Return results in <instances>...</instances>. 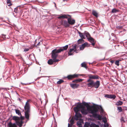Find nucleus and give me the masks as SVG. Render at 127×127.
<instances>
[{
    "label": "nucleus",
    "instance_id": "1",
    "mask_svg": "<svg viewBox=\"0 0 127 127\" xmlns=\"http://www.w3.org/2000/svg\"><path fill=\"white\" fill-rule=\"evenodd\" d=\"M24 109L25 117L29 120L30 116L29 113L30 112V106L28 101H27L26 103L24 106Z\"/></svg>",
    "mask_w": 127,
    "mask_h": 127
},
{
    "label": "nucleus",
    "instance_id": "2",
    "mask_svg": "<svg viewBox=\"0 0 127 127\" xmlns=\"http://www.w3.org/2000/svg\"><path fill=\"white\" fill-rule=\"evenodd\" d=\"M58 49L55 48L52 51L51 54V57L52 59L57 60L56 58L58 56V54L60 53L58 52Z\"/></svg>",
    "mask_w": 127,
    "mask_h": 127
},
{
    "label": "nucleus",
    "instance_id": "3",
    "mask_svg": "<svg viewBox=\"0 0 127 127\" xmlns=\"http://www.w3.org/2000/svg\"><path fill=\"white\" fill-rule=\"evenodd\" d=\"M75 113V114L74 117V119L77 121L80 118L82 117V115L80 113V111H74Z\"/></svg>",
    "mask_w": 127,
    "mask_h": 127
},
{
    "label": "nucleus",
    "instance_id": "4",
    "mask_svg": "<svg viewBox=\"0 0 127 127\" xmlns=\"http://www.w3.org/2000/svg\"><path fill=\"white\" fill-rule=\"evenodd\" d=\"M79 75V74H75L73 75H68L67 77H66V78H67L68 80H70L73 78L78 77V76Z\"/></svg>",
    "mask_w": 127,
    "mask_h": 127
},
{
    "label": "nucleus",
    "instance_id": "5",
    "mask_svg": "<svg viewBox=\"0 0 127 127\" xmlns=\"http://www.w3.org/2000/svg\"><path fill=\"white\" fill-rule=\"evenodd\" d=\"M104 96L107 98L113 99H115L116 97V96L115 95L111 94H106L104 95Z\"/></svg>",
    "mask_w": 127,
    "mask_h": 127
},
{
    "label": "nucleus",
    "instance_id": "6",
    "mask_svg": "<svg viewBox=\"0 0 127 127\" xmlns=\"http://www.w3.org/2000/svg\"><path fill=\"white\" fill-rule=\"evenodd\" d=\"M59 60H58L50 59L48 62V64L50 65L52 64L54 62H58Z\"/></svg>",
    "mask_w": 127,
    "mask_h": 127
},
{
    "label": "nucleus",
    "instance_id": "7",
    "mask_svg": "<svg viewBox=\"0 0 127 127\" xmlns=\"http://www.w3.org/2000/svg\"><path fill=\"white\" fill-rule=\"evenodd\" d=\"M68 45H66L62 48L58 49V52H61L64 50H66L68 48Z\"/></svg>",
    "mask_w": 127,
    "mask_h": 127
},
{
    "label": "nucleus",
    "instance_id": "8",
    "mask_svg": "<svg viewBox=\"0 0 127 127\" xmlns=\"http://www.w3.org/2000/svg\"><path fill=\"white\" fill-rule=\"evenodd\" d=\"M93 116L94 118H97L99 120H101L102 119V116L100 115L96 114V113L94 114L93 115Z\"/></svg>",
    "mask_w": 127,
    "mask_h": 127
},
{
    "label": "nucleus",
    "instance_id": "9",
    "mask_svg": "<svg viewBox=\"0 0 127 127\" xmlns=\"http://www.w3.org/2000/svg\"><path fill=\"white\" fill-rule=\"evenodd\" d=\"M67 21L69 25H73L75 23V20L71 19V18H68L67 19Z\"/></svg>",
    "mask_w": 127,
    "mask_h": 127
},
{
    "label": "nucleus",
    "instance_id": "10",
    "mask_svg": "<svg viewBox=\"0 0 127 127\" xmlns=\"http://www.w3.org/2000/svg\"><path fill=\"white\" fill-rule=\"evenodd\" d=\"M78 104L77 106L76 107H74V111H80L78 108H80L81 107L82 105L80 103H79V102L77 103H75V104Z\"/></svg>",
    "mask_w": 127,
    "mask_h": 127
},
{
    "label": "nucleus",
    "instance_id": "11",
    "mask_svg": "<svg viewBox=\"0 0 127 127\" xmlns=\"http://www.w3.org/2000/svg\"><path fill=\"white\" fill-rule=\"evenodd\" d=\"M68 16H70L68 15L61 14L60 15H59V16L57 18L60 19H67V18Z\"/></svg>",
    "mask_w": 127,
    "mask_h": 127
},
{
    "label": "nucleus",
    "instance_id": "12",
    "mask_svg": "<svg viewBox=\"0 0 127 127\" xmlns=\"http://www.w3.org/2000/svg\"><path fill=\"white\" fill-rule=\"evenodd\" d=\"M100 85L99 81H97L95 82H94V86L96 88H97Z\"/></svg>",
    "mask_w": 127,
    "mask_h": 127
},
{
    "label": "nucleus",
    "instance_id": "13",
    "mask_svg": "<svg viewBox=\"0 0 127 127\" xmlns=\"http://www.w3.org/2000/svg\"><path fill=\"white\" fill-rule=\"evenodd\" d=\"M70 86L74 89H77L79 86V84L76 83H72L70 84Z\"/></svg>",
    "mask_w": 127,
    "mask_h": 127
},
{
    "label": "nucleus",
    "instance_id": "14",
    "mask_svg": "<svg viewBox=\"0 0 127 127\" xmlns=\"http://www.w3.org/2000/svg\"><path fill=\"white\" fill-rule=\"evenodd\" d=\"M63 24L66 28L69 27L70 26V25L69 24L68 21L66 20H64V21Z\"/></svg>",
    "mask_w": 127,
    "mask_h": 127
},
{
    "label": "nucleus",
    "instance_id": "15",
    "mask_svg": "<svg viewBox=\"0 0 127 127\" xmlns=\"http://www.w3.org/2000/svg\"><path fill=\"white\" fill-rule=\"evenodd\" d=\"M81 112L83 115H87L88 113V111L86 109L84 108H82Z\"/></svg>",
    "mask_w": 127,
    "mask_h": 127
},
{
    "label": "nucleus",
    "instance_id": "16",
    "mask_svg": "<svg viewBox=\"0 0 127 127\" xmlns=\"http://www.w3.org/2000/svg\"><path fill=\"white\" fill-rule=\"evenodd\" d=\"M12 119L15 121L16 123L20 120V118L19 117L16 116H13L12 117Z\"/></svg>",
    "mask_w": 127,
    "mask_h": 127
},
{
    "label": "nucleus",
    "instance_id": "17",
    "mask_svg": "<svg viewBox=\"0 0 127 127\" xmlns=\"http://www.w3.org/2000/svg\"><path fill=\"white\" fill-rule=\"evenodd\" d=\"M90 79H97L99 78V77L98 75L93 76L91 75H90L89 77Z\"/></svg>",
    "mask_w": 127,
    "mask_h": 127
},
{
    "label": "nucleus",
    "instance_id": "18",
    "mask_svg": "<svg viewBox=\"0 0 127 127\" xmlns=\"http://www.w3.org/2000/svg\"><path fill=\"white\" fill-rule=\"evenodd\" d=\"M94 81H92L88 83L87 84L88 86L89 87L92 88L93 87L94 84Z\"/></svg>",
    "mask_w": 127,
    "mask_h": 127
},
{
    "label": "nucleus",
    "instance_id": "19",
    "mask_svg": "<svg viewBox=\"0 0 127 127\" xmlns=\"http://www.w3.org/2000/svg\"><path fill=\"white\" fill-rule=\"evenodd\" d=\"M23 123V122L22 120L19 121L17 122L16 123V125H18L19 127H21L22 124Z\"/></svg>",
    "mask_w": 127,
    "mask_h": 127
},
{
    "label": "nucleus",
    "instance_id": "20",
    "mask_svg": "<svg viewBox=\"0 0 127 127\" xmlns=\"http://www.w3.org/2000/svg\"><path fill=\"white\" fill-rule=\"evenodd\" d=\"M78 32L79 33L80 36L81 37V38L83 39L85 38V36L82 33H81L79 31H78Z\"/></svg>",
    "mask_w": 127,
    "mask_h": 127
},
{
    "label": "nucleus",
    "instance_id": "21",
    "mask_svg": "<svg viewBox=\"0 0 127 127\" xmlns=\"http://www.w3.org/2000/svg\"><path fill=\"white\" fill-rule=\"evenodd\" d=\"M101 106L99 105H96L94 106V108L96 110L98 111V110L101 108Z\"/></svg>",
    "mask_w": 127,
    "mask_h": 127
},
{
    "label": "nucleus",
    "instance_id": "22",
    "mask_svg": "<svg viewBox=\"0 0 127 127\" xmlns=\"http://www.w3.org/2000/svg\"><path fill=\"white\" fill-rule=\"evenodd\" d=\"M91 111V113L92 114V115L98 112L96 110L95 108H93V109H92Z\"/></svg>",
    "mask_w": 127,
    "mask_h": 127
},
{
    "label": "nucleus",
    "instance_id": "23",
    "mask_svg": "<svg viewBox=\"0 0 127 127\" xmlns=\"http://www.w3.org/2000/svg\"><path fill=\"white\" fill-rule=\"evenodd\" d=\"M119 10L115 8H114L112 9L111 12L112 13H116L117 12H119Z\"/></svg>",
    "mask_w": 127,
    "mask_h": 127
},
{
    "label": "nucleus",
    "instance_id": "24",
    "mask_svg": "<svg viewBox=\"0 0 127 127\" xmlns=\"http://www.w3.org/2000/svg\"><path fill=\"white\" fill-rule=\"evenodd\" d=\"M90 127H99V125H96L95 124L92 123L90 125Z\"/></svg>",
    "mask_w": 127,
    "mask_h": 127
},
{
    "label": "nucleus",
    "instance_id": "25",
    "mask_svg": "<svg viewBox=\"0 0 127 127\" xmlns=\"http://www.w3.org/2000/svg\"><path fill=\"white\" fill-rule=\"evenodd\" d=\"M83 79H78L75 80H74L72 81L73 82H81Z\"/></svg>",
    "mask_w": 127,
    "mask_h": 127
},
{
    "label": "nucleus",
    "instance_id": "26",
    "mask_svg": "<svg viewBox=\"0 0 127 127\" xmlns=\"http://www.w3.org/2000/svg\"><path fill=\"white\" fill-rule=\"evenodd\" d=\"M88 40L91 43L94 42V39L92 37H89V38H88Z\"/></svg>",
    "mask_w": 127,
    "mask_h": 127
},
{
    "label": "nucleus",
    "instance_id": "27",
    "mask_svg": "<svg viewBox=\"0 0 127 127\" xmlns=\"http://www.w3.org/2000/svg\"><path fill=\"white\" fill-rule=\"evenodd\" d=\"M74 50L73 49L70 48L69 49V51L68 53V54L69 55H73V53H72L71 52L73 51Z\"/></svg>",
    "mask_w": 127,
    "mask_h": 127
},
{
    "label": "nucleus",
    "instance_id": "28",
    "mask_svg": "<svg viewBox=\"0 0 127 127\" xmlns=\"http://www.w3.org/2000/svg\"><path fill=\"white\" fill-rule=\"evenodd\" d=\"M92 13L93 14L95 17H98V14L96 11L94 10L93 11Z\"/></svg>",
    "mask_w": 127,
    "mask_h": 127
},
{
    "label": "nucleus",
    "instance_id": "29",
    "mask_svg": "<svg viewBox=\"0 0 127 127\" xmlns=\"http://www.w3.org/2000/svg\"><path fill=\"white\" fill-rule=\"evenodd\" d=\"M123 103V102L122 101H119L116 104L118 106L121 105Z\"/></svg>",
    "mask_w": 127,
    "mask_h": 127
},
{
    "label": "nucleus",
    "instance_id": "30",
    "mask_svg": "<svg viewBox=\"0 0 127 127\" xmlns=\"http://www.w3.org/2000/svg\"><path fill=\"white\" fill-rule=\"evenodd\" d=\"M15 110L16 114H17L19 116L21 115V114L19 110L15 109Z\"/></svg>",
    "mask_w": 127,
    "mask_h": 127
},
{
    "label": "nucleus",
    "instance_id": "31",
    "mask_svg": "<svg viewBox=\"0 0 127 127\" xmlns=\"http://www.w3.org/2000/svg\"><path fill=\"white\" fill-rule=\"evenodd\" d=\"M81 65L82 67H84L86 68H87V65L85 62L82 63Z\"/></svg>",
    "mask_w": 127,
    "mask_h": 127
},
{
    "label": "nucleus",
    "instance_id": "32",
    "mask_svg": "<svg viewBox=\"0 0 127 127\" xmlns=\"http://www.w3.org/2000/svg\"><path fill=\"white\" fill-rule=\"evenodd\" d=\"M82 38L78 40V43L80 44L84 42V40Z\"/></svg>",
    "mask_w": 127,
    "mask_h": 127
},
{
    "label": "nucleus",
    "instance_id": "33",
    "mask_svg": "<svg viewBox=\"0 0 127 127\" xmlns=\"http://www.w3.org/2000/svg\"><path fill=\"white\" fill-rule=\"evenodd\" d=\"M84 34L87 37H90V34L88 32H85Z\"/></svg>",
    "mask_w": 127,
    "mask_h": 127
},
{
    "label": "nucleus",
    "instance_id": "34",
    "mask_svg": "<svg viewBox=\"0 0 127 127\" xmlns=\"http://www.w3.org/2000/svg\"><path fill=\"white\" fill-rule=\"evenodd\" d=\"M121 61L120 60H117L115 62V64L117 65L118 66H119L120 61Z\"/></svg>",
    "mask_w": 127,
    "mask_h": 127
},
{
    "label": "nucleus",
    "instance_id": "35",
    "mask_svg": "<svg viewBox=\"0 0 127 127\" xmlns=\"http://www.w3.org/2000/svg\"><path fill=\"white\" fill-rule=\"evenodd\" d=\"M69 122L70 123V124L72 125L74 124V120L73 117H72L69 121Z\"/></svg>",
    "mask_w": 127,
    "mask_h": 127
},
{
    "label": "nucleus",
    "instance_id": "36",
    "mask_svg": "<svg viewBox=\"0 0 127 127\" xmlns=\"http://www.w3.org/2000/svg\"><path fill=\"white\" fill-rule=\"evenodd\" d=\"M117 110L119 112H121L122 111V109L121 107H118Z\"/></svg>",
    "mask_w": 127,
    "mask_h": 127
},
{
    "label": "nucleus",
    "instance_id": "37",
    "mask_svg": "<svg viewBox=\"0 0 127 127\" xmlns=\"http://www.w3.org/2000/svg\"><path fill=\"white\" fill-rule=\"evenodd\" d=\"M76 46L75 45L73 47L72 49H73V50H74V52H75L76 53H77V52L76 50Z\"/></svg>",
    "mask_w": 127,
    "mask_h": 127
},
{
    "label": "nucleus",
    "instance_id": "38",
    "mask_svg": "<svg viewBox=\"0 0 127 127\" xmlns=\"http://www.w3.org/2000/svg\"><path fill=\"white\" fill-rule=\"evenodd\" d=\"M64 82V81L63 80L61 79L60 80L57 81V83L58 84H60Z\"/></svg>",
    "mask_w": 127,
    "mask_h": 127
},
{
    "label": "nucleus",
    "instance_id": "39",
    "mask_svg": "<svg viewBox=\"0 0 127 127\" xmlns=\"http://www.w3.org/2000/svg\"><path fill=\"white\" fill-rule=\"evenodd\" d=\"M16 123H15L13 124L11 122H10L8 123V125H10L13 127V126L16 125Z\"/></svg>",
    "mask_w": 127,
    "mask_h": 127
},
{
    "label": "nucleus",
    "instance_id": "40",
    "mask_svg": "<svg viewBox=\"0 0 127 127\" xmlns=\"http://www.w3.org/2000/svg\"><path fill=\"white\" fill-rule=\"evenodd\" d=\"M77 126L79 127H81L82 126L81 124L79 122H77Z\"/></svg>",
    "mask_w": 127,
    "mask_h": 127
},
{
    "label": "nucleus",
    "instance_id": "41",
    "mask_svg": "<svg viewBox=\"0 0 127 127\" xmlns=\"http://www.w3.org/2000/svg\"><path fill=\"white\" fill-rule=\"evenodd\" d=\"M6 35H5L2 34L0 36V37L4 39V38H6Z\"/></svg>",
    "mask_w": 127,
    "mask_h": 127
},
{
    "label": "nucleus",
    "instance_id": "42",
    "mask_svg": "<svg viewBox=\"0 0 127 127\" xmlns=\"http://www.w3.org/2000/svg\"><path fill=\"white\" fill-rule=\"evenodd\" d=\"M85 47L84 46H82V45L80 47V49L81 50H83Z\"/></svg>",
    "mask_w": 127,
    "mask_h": 127
},
{
    "label": "nucleus",
    "instance_id": "43",
    "mask_svg": "<svg viewBox=\"0 0 127 127\" xmlns=\"http://www.w3.org/2000/svg\"><path fill=\"white\" fill-rule=\"evenodd\" d=\"M123 28V27L121 26H117L116 27V28L117 29H119L122 28Z\"/></svg>",
    "mask_w": 127,
    "mask_h": 127
},
{
    "label": "nucleus",
    "instance_id": "44",
    "mask_svg": "<svg viewBox=\"0 0 127 127\" xmlns=\"http://www.w3.org/2000/svg\"><path fill=\"white\" fill-rule=\"evenodd\" d=\"M121 122H125V121L124 119V118L123 117H122L121 118Z\"/></svg>",
    "mask_w": 127,
    "mask_h": 127
},
{
    "label": "nucleus",
    "instance_id": "45",
    "mask_svg": "<svg viewBox=\"0 0 127 127\" xmlns=\"http://www.w3.org/2000/svg\"><path fill=\"white\" fill-rule=\"evenodd\" d=\"M21 116H20V120H23L24 119V116H22L21 115H20Z\"/></svg>",
    "mask_w": 127,
    "mask_h": 127
},
{
    "label": "nucleus",
    "instance_id": "46",
    "mask_svg": "<svg viewBox=\"0 0 127 127\" xmlns=\"http://www.w3.org/2000/svg\"><path fill=\"white\" fill-rule=\"evenodd\" d=\"M88 44L87 43H85L83 44H82V46H84L85 47Z\"/></svg>",
    "mask_w": 127,
    "mask_h": 127
},
{
    "label": "nucleus",
    "instance_id": "47",
    "mask_svg": "<svg viewBox=\"0 0 127 127\" xmlns=\"http://www.w3.org/2000/svg\"><path fill=\"white\" fill-rule=\"evenodd\" d=\"M99 110H100L101 112H102V113H103L104 112V110L103 109H102V108L101 106V109H100Z\"/></svg>",
    "mask_w": 127,
    "mask_h": 127
},
{
    "label": "nucleus",
    "instance_id": "48",
    "mask_svg": "<svg viewBox=\"0 0 127 127\" xmlns=\"http://www.w3.org/2000/svg\"><path fill=\"white\" fill-rule=\"evenodd\" d=\"M103 121L104 123H105L107 121L106 119V118H103Z\"/></svg>",
    "mask_w": 127,
    "mask_h": 127
},
{
    "label": "nucleus",
    "instance_id": "49",
    "mask_svg": "<svg viewBox=\"0 0 127 127\" xmlns=\"http://www.w3.org/2000/svg\"><path fill=\"white\" fill-rule=\"evenodd\" d=\"M17 10H18V9H17V8H15V9H14V12L16 13H17Z\"/></svg>",
    "mask_w": 127,
    "mask_h": 127
},
{
    "label": "nucleus",
    "instance_id": "50",
    "mask_svg": "<svg viewBox=\"0 0 127 127\" xmlns=\"http://www.w3.org/2000/svg\"><path fill=\"white\" fill-rule=\"evenodd\" d=\"M7 4H10L11 3L10 0H7Z\"/></svg>",
    "mask_w": 127,
    "mask_h": 127
},
{
    "label": "nucleus",
    "instance_id": "51",
    "mask_svg": "<svg viewBox=\"0 0 127 127\" xmlns=\"http://www.w3.org/2000/svg\"><path fill=\"white\" fill-rule=\"evenodd\" d=\"M29 49L28 48H25L24 49V51L25 52L29 50Z\"/></svg>",
    "mask_w": 127,
    "mask_h": 127
},
{
    "label": "nucleus",
    "instance_id": "52",
    "mask_svg": "<svg viewBox=\"0 0 127 127\" xmlns=\"http://www.w3.org/2000/svg\"><path fill=\"white\" fill-rule=\"evenodd\" d=\"M91 79H88L87 81V82H88L89 83L90 82H91V81H93V80H92Z\"/></svg>",
    "mask_w": 127,
    "mask_h": 127
},
{
    "label": "nucleus",
    "instance_id": "53",
    "mask_svg": "<svg viewBox=\"0 0 127 127\" xmlns=\"http://www.w3.org/2000/svg\"><path fill=\"white\" fill-rule=\"evenodd\" d=\"M114 62V61L113 60H111L110 61V62L112 63V64H113Z\"/></svg>",
    "mask_w": 127,
    "mask_h": 127
},
{
    "label": "nucleus",
    "instance_id": "54",
    "mask_svg": "<svg viewBox=\"0 0 127 127\" xmlns=\"http://www.w3.org/2000/svg\"><path fill=\"white\" fill-rule=\"evenodd\" d=\"M85 125H87L88 126H90V123H87V124L86 123L85 124Z\"/></svg>",
    "mask_w": 127,
    "mask_h": 127
},
{
    "label": "nucleus",
    "instance_id": "55",
    "mask_svg": "<svg viewBox=\"0 0 127 127\" xmlns=\"http://www.w3.org/2000/svg\"><path fill=\"white\" fill-rule=\"evenodd\" d=\"M108 127V124H105L104 125V127Z\"/></svg>",
    "mask_w": 127,
    "mask_h": 127
},
{
    "label": "nucleus",
    "instance_id": "56",
    "mask_svg": "<svg viewBox=\"0 0 127 127\" xmlns=\"http://www.w3.org/2000/svg\"><path fill=\"white\" fill-rule=\"evenodd\" d=\"M72 125H71L70 124H69V123H68V127H71Z\"/></svg>",
    "mask_w": 127,
    "mask_h": 127
},
{
    "label": "nucleus",
    "instance_id": "57",
    "mask_svg": "<svg viewBox=\"0 0 127 127\" xmlns=\"http://www.w3.org/2000/svg\"><path fill=\"white\" fill-rule=\"evenodd\" d=\"M95 42L94 41V42H92V44L93 46H94L95 45Z\"/></svg>",
    "mask_w": 127,
    "mask_h": 127
},
{
    "label": "nucleus",
    "instance_id": "58",
    "mask_svg": "<svg viewBox=\"0 0 127 127\" xmlns=\"http://www.w3.org/2000/svg\"><path fill=\"white\" fill-rule=\"evenodd\" d=\"M40 42H39L38 43H37V45H40Z\"/></svg>",
    "mask_w": 127,
    "mask_h": 127
},
{
    "label": "nucleus",
    "instance_id": "59",
    "mask_svg": "<svg viewBox=\"0 0 127 127\" xmlns=\"http://www.w3.org/2000/svg\"><path fill=\"white\" fill-rule=\"evenodd\" d=\"M8 126H9V127H13L11 125H8Z\"/></svg>",
    "mask_w": 127,
    "mask_h": 127
},
{
    "label": "nucleus",
    "instance_id": "60",
    "mask_svg": "<svg viewBox=\"0 0 127 127\" xmlns=\"http://www.w3.org/2000/svg\"><path fill=\"white\" fill-rule=\"evenodd\" d=\"M111 35H112V36H114V33H111Z\"/></svg>",
    "mask_w": 127,
    "mask_h": 127
},
{
    "label": "nucleus",
    "instance_id": "61",
    "mask_svg": "<svg viewBox=\"0 0 127 127\" xmlns=\"http://www.w3.org/2000/svg\"><path fill=\"white\" fill-rule=\"evenodd\" d=\"M13 127H17V125L13 126Z\"/></svg>",
    "mask_w": 127,
    "mask_h": 127
},
{
    "label": "nucleus",
    "instance_id": "62",
    "mask_svg": "<svg viewBox=\"0 0 127 127\" xmlns=\"http://www.w3.org/2000/svg\"><path fill=\"white\" fill-rule=\"evenodd\" d=\"M68 0H63V1L65 2V1H67Z\"/></svg>",
    "mask_w": 127,
    "mask_h": 127
},
{
    "label": "nucleus",
    "instance_id": "63",
    "mask_svg": "<svg viewBox=\"0 0 127 127\" xmlns=\"http://www.w3.org/2000/svg\"><path fill=\"white\" fill-rule=\"evenodd\" d=\"M12 5V4L11 3L10 4H9V5H8L9 6H11V5Z\"/></svg>",
    "mask_w": 127,
    "mask_h": 127
},
{
    "label": "nucleus",
    "instance_id": "64",
    "mask_svg": "<svg viewBox=\"0 0 127 127\" xmlns=\"http://www.w3.org/2000/svg\"><path fill=\"white\" fill-rule=\"evenodd\" d=\"M2 41V40L0 38V41Z\"/></svg>",
    "mask_w": 127,
    "mask_h": 127
}]
</instances>
